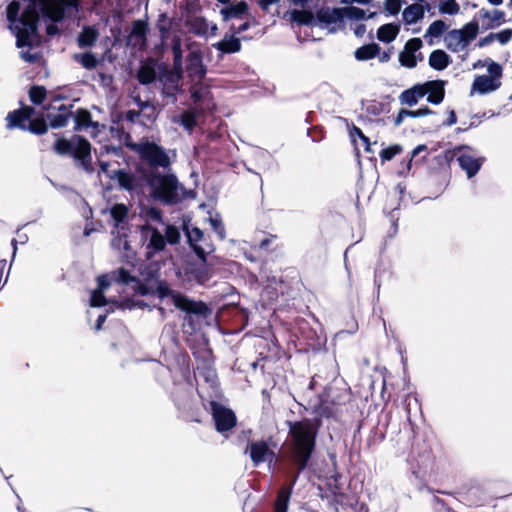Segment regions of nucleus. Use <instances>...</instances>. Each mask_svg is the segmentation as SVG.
Segmentation results:
<instances>
[{
  "mask_svg": "<svg viewBox=\"0 0 512 512\" xmlns=\"http://www.w3.org/2000/svg\"><path fill=\"white\" fill-rule=\"evenodd\" d=\"M137 80L142 85H149L155 82L157 72L153 64H143L137 71Z\"/></svg>",
  "mask_w": 512,
  "mask_h": 512,
  "instance_id": "e433bc0d",
  "label": "nucleus"
},
{
  "mask_svg": "<svg viewBox=\"0 0 512 512\" xmlns=\"http://www.w3.org/2000/svg\"><path fill=\"white\" fill-rule=\"evenodd\" d=\"M313 412L316 415L314 419H320L321 421L322 418L334 417V407L324 401H320L317 405H315Z\"/></svg>",
  "mask_w": 512,
  "mask_h": 512,
  "instance_id": "a18cd8bd",
  "label": "nucleus"
},
{
  "mask_svg": "<svg viewBox=\"0 0 512 512\" xmlns=\"http://www.w3.org/2000/svg\"><path fill=\"white\" fill-rule=\"evenodd\" d=\"M99 33L93 26H85L78 35V46L80 48L92 47L97 41Z\"/></svg>",
  "mask_w": 512,
  "mask_h": 512,
  "instance_id": "72a5a7b5",
  "label": "nucleus"
},
{
  "mask_svg": "<svg viewBox=\"0 0 512 512\" xmlns=\"http://www.w3.org/2000/svg\"><path fill=\"white\" fill-rule=\"evenodd\" d=\"M479 17L482 20L481 28L482 30H492L498 28L503 23H506V13L502 10L494 9L489 11L485 8H482L479 11Z\"/></svg>",
  "mask_w": 512,
  "mask_h": 512,
  "instance_id": "ddd939ff",
  "label": "nucleus"
},
{
  "mask_svg": "<svg viewBox=\"0 0 512 512\" xmlns=\"http://www.w3.org/2000/svg\"><path fill=\"white\" fill-rule=\"evenodd\" d=\"M143 179L149 189V196L164 206H175L188 198H194L195 192L186 189L173 170L167 172H143Z\"/></svg>",
  "mask_w": 512,
  "mask_h": 512,
  "instance_id": "f03ea898",
  "label": "nucleus"
},
{
  "mask_svg": "<svg viewBox=\"0 0 512 512\" xmlns=\"http://www.w3.org/2000/svg\"><path fill=\"white\" fill-rule=\"evenodd\" d=\"M19 10H20V5L16 2H12L7 6L6 16H7V20L9 21L10 25H15L16 23H18V21L20 19Z\"/></svg>",
  "mask_w": 512,
  "mask_h": 512,
  "instance_id": "13d9d810",
  "label": "nucleus"
},
{
  "mask_svg": "<svg viewBox=\"0 0 512 512\" xmlns=\"http://www.w3.org/2000/svg\"><path fill=\"white\" fill-rule=\"evenodd\" d=\"M451 62V57L441 49L433 50L430 53L428 59L429 66L436 71H442L446 69L451 64Z\"/></svg>",
  "mask_w": 512,
  "mask_h": 512,
  "instance_id": "393cba45",
  "label": "nucleus"
},
{
  "mask_svg": "<svg viewBox=\"0 0 512 512\" xmlns=\"http://www.w3.org/2000/svg\"><path fill=\"white\" fill-rule=\"evenodd\" d=\"M33 113V109L31 107H26L25 109H17L14 110L7 115V127L8 128H20L22 130H26V122H28L29 118Z\"/></svg>",
  "mask_w": 512,
  "mask_h": 512,
  "instance_id": "412c9836",
  "label": "nucleus"
},
{
  "mask_svg": "<svg viewBox=\"0 0 512 512\" xmlns=\"http://www.w3.org/2000/svg\"><path fill=\"white\" fill-rule=\"evenodd\" d=\"M501 87V81L493 79L487 75H479L474 78L472 83L470 95L478 93L479 95H485L496 91Z\"/></svg>",
  "mask_w": 512,
  "mask_h": 512,
  "instance_id": "dca6fc26",
  "label": "nucleus"
},
{
  "mask_svg": "<svg viewBox=\"0 0 512 512\" xmlns=\"http://www.w3.org/2000/svg\"><path fill=\"white\" fill-rule=\"evenodd\" d=\"M72 107L73 105L67 106L62 104L57 107V113L48 112L47 119L49 120V125L54 129L66 126L69 118L73 115Z\"/></svg>",
  "mask_w": 512,
  "mask_h": 512,
  "instance_id": "6ab92c4d",
  "label": "nucleus"
},
{
  "mask_svg": "<svg viewBox=\"0 0 512 512\" xmlns=\"http://www.w3.org/2000/svg\"><path fill=\"white\" fill-rule=\"evenodd\" d=\"M427 88V102L433 105H439L445 96V81L433 80L425 82Z\"/></svg>",
  "mask_w": 512,
  "mask_h": 512,
  "instance_id": "5701e85b",
  "label": "nucleus"
},
{
  "mask_svg": "<svg viewBox=\"0 0 512 512\" xmlns=\"http://www.w3.org/2000/svg\"><path fill=\"white\" fill-rule=\"evenodd\" d=\"M444 42L448 50L453 53H458L466 49L461 32L458 29L448 31L444 37Z\"/></svg>",
  "mask_w": 512,
  "mask_h": 512,
  "instance_id": "7c9ffc66",
  "label": "nucleus"
},
{
  "mask_svg": "<svg viewBox=\"0 0 512 512\" xmlns=\"http://www.w3.org/2000/svg\"><path fill=\"white\" fill-rule=\"evenodd\" d=\"M225 5L226 6L223 7L220 11L225 21L232 18H241L244 14L248 12L249 8L248 4L245 1H240L236 4H232L230 2L229 4Z\"/></svg>",
  "mask_w": 512,
  "mask_h": 512,
  "instance_id": "cd10ccee",
  "label": "nucleus"
},
{
  "mask_svg": "<svg viewBox=\"0 0 512 512\" xmlns=\"http://www.w3.org/2000/svg\"><path fill=\"white\" fill-rule=\"evenodd\" d=\"M291 438V463L296 471L291 474L290 482L281 487L274 503V512H287L293 488L300 473L306 469L316 448V439L322 425L320 419L303 418L299 421H287Z\"/></svg>",
  "mask_w": 512,
  "mask_h": 512,
  "instance_id": "f257e3e1",
  "label": "nucleus"
},
{
  "mask_svg": "<svg viewBox=\"0 0 512 512\" xmlns=\"http://www.w3.org/2000/svg\"><path fill=\"white\" fill-rule=\"evenodd\" d=\"M402 151V146L399 144H394L383 148L380 153V159L384 163L386 161H391L396 155L400 154Z\"/></svg>",
  "mask_w": 512,
  "mask_h": 512,
  "instance_id": "8fccbe9b",
  "label": "nucleus"
},
{
  "mask_svg": "<svg viewBox=\"0 0 512 512\" xmlns=\"http://www.w3.org/2000/svg\"><path fill=\"white\" fill-rule=\"evenodd\" d=\"M110 132L112 137L117 138L120 142H123L128 148H130V145L135 144L131 141V135L122 127H111Z\"/></svg>",
  "mask_w": 512,
  "mask_h": 512,
  "instance_id": "603ef678",
  "label": "nucleus"
},
{
  "mask_svg": "<svg viewBox=\"0 0 512 512\" xmlns=\"http://www.w3.org/2000/svg\"><path fill=\"white\" fill-rule=\"evenodd\" d=\"M249 456L255 467H258L261 463L272 462L276 455L273 450L269 448L266 441H253L249 444Z\"/></svg>",
  "mask_w": 512,
  "mask_h": 512,
  "instance_id": "1a4fd4ad",
  "label": "nucleus"
},
{
  "mask_svg": "<svg viewBox=\"0 0 512 512\" xmlns=\"http://www.w3.org/2000/svg\"><path fill=\"white\" fill-rule=\"evenodd\" d=\"M54 151L59 155H70L87 173L94 171L91 158V144L83 136L74 135L70 140L58 138L53 146Z\"/></svg>",
  "mask_w": 512,
  "mask_h": 512,
  "instance_id": "20e7f679",
  "label": "nucleus"
},
{
  "mask_svg": "<svg viewBox=\"0 0 512 512\" xmlns=\"http://www.w3.org/2000/svg\"><path fill=\"white\" fill-rule=\"evenodd\" d=\"M485 63L487 65V71L489 73V75H487V76L491 77L493 79L500 80V78L502 77V74H503L502 66L490 58L486 59Z\"/></svg>",
  "mask_w": 512,
  "mask_h": 512,
  "instance_id": "6e6d98bb",
  "label": "nucleus"
},
{
  "mask_svg": "<svg viewBox=\"0 0 512 512\" xmlns=\"http://www.w3.org/2000/svg\"><path fill=\"white\" fill-rule=\"evenodd\" d=\"M423 42L420 38H411L399 53V62L403 67L413 69L416 67V53L422 48Z\"/></svg>",
  "mask_w": 512,
  "mask_h": 512,
  "instance_id": "f8f14e48",
  "label": "nucleus"
},
{
  "mask_svg": "<svg viewBox=\"0 0 512 512\" xmlns=\"http://www.w3.org/2000/svg\"><path fill=\"white\" fill-rule=\"evenodd\" d=\"M400 29V24L396 22L383 24L378 28L376 37L383 43H391L398 36Z\"/></svg>",
  "mask_w": 512,
  "mask_h": 512,
  "instance_id": "bb28decb",
  "label": "nucleus"
},
{
  "mask_svg": "<svg viewBox=\"0 0 512 512\" xmlns=\"http://www.w3.org/2000/svg\"><path fill=\"white\" fill-rule=\"evenodd\" d=\"M110 215L114 221V229L127 230L126 219L128 216V208L125 204L116 203L110 208Z\"/></svg>",
  "mask_w": 512,
  "mask_h": 512,
  "instance_id": "b1692460",
  "label": "nucleus"
},
{
  "mask_svg": "<svg viewBox=\"0 0 512 512\" xmlns=\"http://www.w3.org/2000/svg\"><path fill=\"white\" fill-rule=\"evenodd\" d=\"M187 25L196 36H206L209 28L208 21L202 16H194L187 20Z\"/></svg>",
  "mask_w": 512,
  "mask_h": 512,
  "instance_id": "4c0bfd02",
  "label": "nucleus"
},
{
  "mask_svg": "<svg viewBox=\"0 0 512 512\" xmlns=\"http://www.w3.org/2000/svg\"><path fill=\"white\" fill-rule=\"evenodd\" d=\"M75 60L80 63L85 69L92 70L98 65V59L92 52H84L76 54Z\"/></svg>",
  "mask_w": 512,
  "mask_h": 512,
  "instance_id": "37998d69",
  "label": "nucleus"
},
{
  "mask_svg": "<svg viewBox=\"0 0 512 512\" xmlns=\"http://www.w3.org/2000/svg\"><path fill=\"white\" fill-rule=\"evenodd\" d=\"M362 107L366 113L373 116L381 115L382 113L388 112V104L377 100L362 101Z\"/></svg>",
  "mask_w": 512,
  "mask_h": 512,
  "instance_id": "a19ab883",
  "label": "nucleus"
},
{
  "mask_svg": "<svg viewBox=\"0 0 512 512\" xmlns=\"http://www.w3.org/2000/svg\"><path fill=\"white\" fill-rule=\"evenodd\" d=\"M9 28L16 36V46L18 48L32 47L33 41L38 38L37 17L28 19L21 15L18 23L9 25Z\"/></svg>",
  "mask_w": 512,
  "mask_h": 512,
  "instance_id": "0eeeda50",
  "label": "nucleus"
},
{
  "mask_svg": "<svg viewBox=\"0 0 512 512\" xmlns=\"http://www.w3.org/2000/svg\"><path fill=\"white\" fill-rule=\"evenodd\" d=\"M495 40L501 45H506L512 39V28H505L497 33H494Z\"/></svg>",
  "mask_w": 512,
  "mask_h": 512,
  "instance_id": "0e129e2a",
  "label": "nucleus"
},
{
  "mask_svg": "<svg viewBox=\"0 0 512 512\" xmlns=\"http://www.w3.org/2000/svg\"><path fill=\"white\" fill-rule=\"evenodd\" d=\"M203 113L204 108L188 109L180 115L179 124L191 133L198 124L197 117Z\"/></svg>",
  "mask_w": 512,
  "mask_h": 512,
  "instance_id": "c756f323",
  "label": "nucleus"
},
{
  "mask_svg": "<svg viewBox=\"0 0 512 512\" xmlns=\"http://www.w3.org/2000/svg\"><path fill=\"white\" fill-rule=\"evenodd\" d=\"M344 11L343 8L338 7H322L316 12V21L321 26L341 23L344 21Z\"/></svg>",
  "mask_w": 512,
  "mask_h": 512,
  "instance_id": "2eb2a0df",
  "label": "nucleus"
},
{
  "mask_svg": "<svg viewBox=\"0 0 512 512\" xmlns=\"http://www.w3.org/2000/svg\"><path fill=\"white\" fill-rule=\"evenodd\" d=\"M189 246L191 247L195 255L201 260V262L206 263L208 253L205 251V249L202 246L198 245V243Z\"/></svg>",
  "mask_w": 512,
  "mask_h": 512,
  "instance_id": "774afa93",
  "label": "nucleus"
},
{
  "mask_svg": "<svg viewBox=\"0 0 512 512\" xmlns=\"http://www.w3.org/2000/svg\"><path fill=\"white\" fill-rule=\"evenodd\" d=\"M175 307L185 313L184 327L191 332L200 329L201 323L212 315V309L202 301L190 299L186 295H177Z\"/></svg>",
  "mask_w": 512,
  "mask_h": 512,
  "instance_id": "39448f33",
  "label": "nucleus"
},
{
  "mask_svg": "<svg viewBox=\"0 0 512 512\" xmlns=\"http://www.w3.org/2000/svg\"><path fill=\"white\" fill-rule=\"evenodd\" d=\"M154 294L161 300L170 297L173 305L175 306V299L177 295H183V293L171 289L165 280H156Z\"/></svg>",
  "mask_w": 512,
  "mask_h": 512,
  "instance_id": "f704fd0d",
  "label": "nucleus"
},
{
  "mask_svg": "<svg viewBox=\"0 0 512 512\" xmlns=\"http://www.w3.org/2000/svg\"><path fill=\"white\" fill-rule=\"evenodd\" d=\"M72 116L74 117V130L76 131L87 129L89 127H98V123L92 121L91 113L86 109H78Z\"/></svg>",
  "mask_w": 512,
  "mask_h": 512,
  "instance_id": "2f4dec72",
  "label": "nucleus"
},
{
  "mask_svg": "<svg viewBox=\"0 0 512 512\" xmlns=\"http://www.w3.org/2000/svg\"><path fill=\"white\" fill-rule=\"evenodd\" d=\"M213 47L224 54H231L241 50V42L235 35H226L221 41L213 44Z\"/></svg>",
  "mask_w": 512,
  "mask_h": 512,
  "instance_id": "c85d7f7f",
  "label": "nucleus"
},
{
  "mask_svg": "<svg viewBox=\"0 0 512 512\" xmlns=\"http://www.w3.org/2000/svg\"><path fill=\"white\" fill-rule=\"evenodd\" d=\"M184 231L185 235L187 237V242L189 245L198 243L203 238V232L198 227H193L192 229H189L187 224H184Z\"/></svg>",
  "mask_w": 512,
  "mask_h": 512,
  "instance_id": "864d4df0",
  "label": "nucleus"
},
{
  "mask_svg": "<svg viewBox=\"0 0 512 512\" xmlns=\"http://www.w3.org/2000/svg\"><path fill=\"white\" fill-rule=\"evenodd\" d=\"M130 149L146 163L147 169L143 172L173 170L172 161L166 149L153 141L143 139L137 144L130 145Z\"/></svg>",
  "mask_w": 512,
  "mask_h": 512,
  "instance_id": "7ed1b4c3",
  "label": "nucleus"
},
{
  "mask_svg": "<svg viewBox=\"0 0 512 512\" xmlns=\"http://www.w3.org/2000/svg\"><path fill=\"white\" fill-rule=\"evenodd\" d=\"M146 216L156 222H163V213L159 208L149 207L146 209Z\"/></svg>",
  "mask_w": 512,
  "mask_h": 512,
  "instance_id": "338daca9",
  "label": "nucleus"
},
{
  "mask_svg": "<svg viewBox=\"0 0 512 512\" xmlns=\"http://www.w3.org/2000/svg\"><path fill=\"white\" fill-rule=\"evenodd\" d=\"M106 303L107 301L103 291L95 289L91 292L90 305L92 307H102L106 305Z\"/></svg>",
  "mask_w": 512,
  "mask_h": 512,
  "instance_id": "e2e57ef3",
  "label": "nucleus"
},
{
  "mask_svg": "<svg viewBox=\"0 0 512 512\" xmlns=\"http://www.w3.org/2000/svg\"><path fill=\"white\" fill-rule=\"evenodd\" d=\"M404 2L405 1L402 0H385L384 9L387 11L388 14L396 16L400 12L402 4Z\"/></svg>",
  "mask_w": 512,
  "mask_h": 512,
  "instance_id": "680f3d73",
  "label": "nucleus"
},
{
  "mask_svg": "<svg viewBox=\"0 0 512 512\" xmlns=\"http://www.w3.org/2000/svg\"><path fill=\"white\" fill-rule=\"evenodd\" d=\"M141 236L147 239L145 244V259L152 260L158 253L163 252L167 246L160 230L150 224L140 227Z\"/></svg>",
  "mask_w": 512,
  "mask_h": 512,
  "instance_id": "6e6552de",
  "label": "nucleus"
},
{
  "mask_svg": "<svg viewBox=\"0 0 512 512\" xmlns=\"http://www.w3.org/2000/svg\"><path fill=\"white\" fill-rule=\"evenodd\" d=\"M197 392L204 408L210 411L217 432L224 433L232 430L236 426L237 418L232 409L220 404L215 399H207L203 395L202 386L197 389Z\"/></svg>",
  "mask_w": 512,
  "mask_h": 512,
  "instance_id": "423d86ee",
  "label": "nucleus"
},
{
  "mask_svg": "<svg viewBox=\"0 0 512 512\" xmlns=\"http://www.w3.org/2000/svg\"><path fill=\"white\" fill-rule=\"evenodd\" d=\"M458 31L461 32V36L463 39V43L465 47L467 48L470 43L477 37L479 33V23L474 18L470 22L463 25L462 28L458 29Z\"/></svg>",
  "mask_w": 512,
  "mask_h": 512,
  "instance_id": "c9c22d12",
  "label": "nucleus"
},
{
  "mask_svg": "<svg viewBox=\"0 0 512 512\" xmlns=\"http://www.w3.org/2000/svg\"><path fill=\"white\" fill-rule=\"evenodd\" d=\"M46 98V89L43 86L33 85L29 90V99L35 105H40Z\"/></svg>",
  "mask_w": 512,
  "mask_h": 512,
  "instance_id": "de8ad7c7",
  "label": "nucleus"
},
{
  "mask_svg": "<svg viewBox=\"0 0 512 512\" xmlns=\"http://www.w3.org/2000/svg\"><path fill=\"white\" fill-rule=\"evenodd\" d=\"M173 52V66L178 75L175 77L170 71L164 69L163 75L166 77L167 81L172 83H177L178 79L182 74V49L180 43H175L172 46Z\"/></svg>",
  "mask_w": 512,
  "mask_h": 512,
  "instance_id": "a878e982",
  "label": "nucleus"
},
{
  "mask_svg": "<svg viewBox=\"0 0 512 512\" xmlns=\"http://www.w3.org/2000/svg\"><path fill=\"white\" fill-rule=\"evenodd\" d=\"M344 11V18L347 17L352 20H364L366 19V12L362 8L356 7V6H348L343 7Z\"/></svg>",
  "mask_w": 512,
  "mask_h": 512,
  "instance_id": "5fc2aeb1",
  "label": "nucleus"
},
{
  "mask_svg": "<svg viewBox=\"0 0 512 512\" xmlns=\"http://www.w3.org/2000/svg\"><path fill=\"white\" fill-rule=\"evenodd\" d=\"M380 51L381 47L379 46V44L372 42L357 48L354 52V57L358 61H367L378 56L380 54Z\"/></svg>",
  "mask_w": 512,
  "mask_h": 512,
  "instance_id": "473e14b6",
  "label": "nucleus"
},
{
  "mask_svg": "<svg viewBox=\"0 0 512 512\" xmlns=\"http://www.w3.org/2000/svg\"><path fill=\"white\" fill-rule=\"evenodd\" d=\"M484 160L483 157L475 158L468 154H461L457 158L459 166L466 172L468 178H472L479 172Z\"/></svg>",
  "mask_w": 512,
  "mask_h": 512,
  "instance_id": "4be33fe9",
  "label": "nucleus"
},
{
  "mask_svg": "<svg viewBox=\"0 0 512 512\" xmlns=\"http://www.w3.org/2000/svg\"><path fill=\"white\" fill-rule=\"evenodd\" d=\"M407 113H408L407 117L419 118V117H424V116L434 114V111L431 110L428 106H423L417 110H408L407 109Z\"/></svg>",
  "mask_w": 512,
  "mask_h": 512,
  "instance_id": "69168bd1",
  "label": "nucleus"
},
{
  "mask_svg": "<svg viewBox=\"0 0 512 512\" xmlns=\"http://www.w3.org/2000/svg\"><path fill=\"white\" fill-rule=\"evenodd\" d=\"M460 11V6L456 0H443L439 4L441 14L456 15Z\"/></svg>",
  "mask_w": 512,
  "mask_h": 512,
  "instance_id": "09e8293b",
  "label": "nucleus"
},
{
  "mask_svg": "<svg viewBox=\"0 0 512 512\" xmlns=\"http://www.w3.org/2000/svg\"><path fill=\"white\" fill-rule=\"evenodd\" d=\"M191 100L196 105H202L205 110L213 108V104H210L211 92L207 86H204L202 82L197 81L190 88Z\"/></svg>",
  "mask_w": 512,
  "mask_h": 512,
  "instance_id": "f3484780",
  "label": "nucleus"
},
{
  "mask_svg": "<svg viewBox=\"0 0 512 512\" xmlns=\"http://www.w3.org/2000/svg\"><path fill=\"white\" fill-rule=\"evenodd\" d=\"M194 373L197 380H202L208 388L211 389L210 398L218 397L219 383L216 370L212 366L204 363L197 366Z\"/></svg>",
  "mask_w": 512,
  "mask_h": 512,
  "instance_id": "9b49d317",
  "label": "nucleus"
},
{
  "mask_svg": "<svg viewBox=\"0 0 512 512\" xmlns=\"http://www.w3.org/2000/svg\"><path fill=\"white\" fill-rule=\"evenodd\" d=\"M148 33V24L143 20H135L132 24L131 36L145 39Z\"/></svg>",
  "mask_w": 512,
  "mask_h": 512,
  "instance_id": "3c124183",
  "label": "nucleus"
},
{
  "mask_svg": "<svg viewBox=\"0 0 512 512\" xmlns=\"http://www.w3.org/2000/svg\"><path fill=\"white\" fill-rule=\"evenodd\" d=\"M188 273L198 284H204L210 278L206 263L189 267Z\"/></svg>",
  "mask_w": 512,
  "mask_h": 512,
  "instance_id": "ea45409f",
  "label": "nucleus"
},
{
  "mask_svg": "<svg viewBox=\"0 0 512 512\" xmlns=\"http://www.w3.org/2000/svg\"><path fill=\"white\" fill-rule=\"evenodd\" d=\"M112 242L111 245L116 250H124L126 252L131 251V246L128 241V235L126 230H112Z\"/></svg>",
  "mask_w": 512,
  "mask_h": 512,
  "instance_id": "58836bf2",
  "label": "nucleus"
},
{
  "mask_svg": "<svg viewBox=\"0 0 512 512\" xmlns=\"http://www.w3.org/2000/svg\"><path fill=\"white\" fill-rule=\"evenodd\" d=\"M427 95V88L424 84H415L409 89L404 90L400 96L399 101L402 105L410 107L415 106L421 98Z\"/></svg>",
  "mask_w": 512,
  "mask_h": 512,
  "instance_id": "a211bd4d",
  "label": "nucleus"
},
{
  "mask_svg": "<svg viewBox=\"0 0 512 512\" xmlns=\"http://www.w3.org/2000/svg\"><path fill=\"white\" fill-rule=\"evenodd\" d=\"M26 130L36 135L45 134L48 130V125L44 118H29Z\"/></svg>",
  "mask_w": 512,
  "mask_h": 512,
  "instance_id": "c03bdc74",
  "label": "nucleus"
},
{
  "mask_svg": "<svg viewBox=\"0 0 512 512\" xmlns=\"http://www.w3.org/2000/svg\"><path fill=\"white\" fill-rule=\"evenodd\" d=\"M426 10H430V5L428 3H426L425 6L419 3H414L407 6L402 13L403 22L406 25L417 23L424 18Z\"/></svg>",
  "mask_w": 512,
  "mask_h": 512,
  "instance_id": "aec40b11",
  "label": "nucleus"
},
{
  "mask_svg": "<svg viewBox=\"0 0 512 512\" xmlns=\"http://www.w3.org/2000/svg\"><path fill=\"white\" fill-rule=\"evenodd\" d=\"M109 178L116 180L119 187L125 191H135L140 187V182L137 176L126 169L114 170L109 174Z\"/></svg>",
  "mask_w": 512,
  "mask_h": 512,
  "instance_id": "4468645a",
  "label": "nucleus"
},
{
  "mask_svg": "<svg viewBox=\"0 0 512 512\" xmlns=\"http://www.w3.org/2000/svg\"><path fill=\"white\" fill-rule=\"evenodd\" d=\"M163 236L165 238L166 244H169L172 246L177 245V244H179V242L181 240V231L177 226H175L173 224H168V225H166V227L164 229Z\"/></svg>",
  "mask_w": 512,
  "mask_h": 512,
  "instance_id": "79ce46f5",
  "label": "nucleus"
},
{
  "mask_svg": "<svg viewBox=\"0 0 512 512\" xmlns=\"http://www.w3.org/2000/svg\"><path fill=\"white\" fill-rule=\"evenodd\" d=\"M186 70L192 80L203 81L207 74V67L203 63L200 51H192L187 55Z\"/></svg>",
  "mask_w": 512,
  "mask_h": 512,
  "instance_id": "9d476101",
  "label": "nucleus"
},
{
  "mask_svg": "<svg viewBox=\"0 0 512 512\" xmlns=\"http://www.w3.org/2000/svg\"><path fill=\"white\" fill-rule=\"evenodd\" d=\"M133 289L141 296L154 295V288L151 287L147 282H143L138 278L133 284Z\"/></svg>",
  "mask_w": 512,
  "mask_h": 512,
  "instance_id": "052dcab7",
  "label": "nucleus"
},
{
  "mask_svg": "<svg viewBox=\"0 0 512 512\" xmlns=\"http://www.w3.org/2000/svg\"><path fill=\"white\" fill-rule=\"evenodd\" d=\"M137 277L133 276L127 269L120 268L116 272V281L122 285L134 284Z\"/></svg>",
  "mask_w": 512,
  "mask_h": 512,
  "instance_id": "4d7b16f0",
  "label": "nucleus"
},
{
  "mask_svg": "<svg viewBox=\"0 0 512 512\" xmlns=\"http://www.w3.org/2000/svg\"><path fill=\"white\" fill-rule=\"evenodd\" d=\"M447 25L443 20H435L426 30L425 37L438 38L446 31Z\"/></svg>",
  "mask_w": 512,
  "mask_h": 512,
  "instance_id": "49530a36",
  "label": "nucleus"
},
{
  "mask_svg": "<svg viewBox=\"0 0 512 512\" xmlns=\"http://www.w3.org/2000/svg\"><path fill=\"white\" fill-rule=\"evenodd\" d=\"M209 222L214 232L219 236V239L224 240L226 237V232L219 214H217L215 217H210Z\"/></svg>",
  "mask_w": 512,
  "mask_h": 512,
  "instance_id": "bf43d9fd",
  "label": "nucleus"
}]
</instances>
